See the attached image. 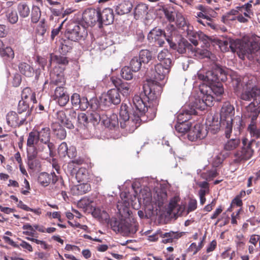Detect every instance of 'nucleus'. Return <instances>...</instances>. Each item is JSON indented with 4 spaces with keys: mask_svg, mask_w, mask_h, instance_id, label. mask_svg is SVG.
I'll list each match as a JSON object with an SVG mask.
<instances>
[{
    "mask_svg": "<svg viewBox=\"0 0 260 260\" xmlns=\"http://www.w3.org/2000/svg\"><path fill=\"white\" fill-rule=\"evenodd\" d=\"M135 212H115L110 220V225L115 232L124 236L134 235L138 231L139 223Z\"/></svg>",
    "mask_w": 260,
    "mask_h": 260,
    "instance_id": "nucleus-1",
    "label": "nucleus"
},
{
    "mask_svg": "<svg viewBox=\"0 0 260 260\" xmlns=\"http://www.w3.org/2000/svg\"><path fill=\"white\" fill-rule=\"evenodd\" d=\"M133 103L135 108L139 112V116L137 115L136 112L133 114L134 115L133 119L136 122L135 128H137L143 120H146L143 118L144 116H146L149 120L153 119L155 117L156 109L151 107L150 105L147 106L140 96L135 95L133 98Z\"/></svg>",
    "mask_w": 260,
    "mask_h": 260,
    "instance_id": "nucleus-2",
    "label": "nucleus"
},
{
    "mask_svg": "<svg viewBox=\"0 0 260 260\" xmlns=\"http://www.w3.org/2000/svg\"><path fill=\"white\" fill-rule=\"evenodd\" d=\"M235 108L230 103H224L221 109L220 119L223 125H225V137L230 138L233 128Z\"/></svg>",
    "mask_w": 260,
    "mask_h": 260,
    "instance_id": "nucleus-3",
    "label": "nucleus"
},
{
    "mask_svg": "<svg viewBox=\"0 0 260 260\" xmlns=\"http://www.w3.org/2000/svg\"><path fill=\"white\" fill-rule=\"evenodd\" d=\"M132 187L134 192V194H132L129 191H122L120 193L121 201H118L116 205V208L118 211H129V201L131 202V206L133 209L138 210L139 204L135 202L137 200V191L135 189L134 184H132Z\"/></svg>",
    "mask_w": 260,
    "mask_h": 260,
    "instance_id": "nucleus-4",
    "label": "nucleus"
},
{
    "mask_svg": "<svg viewBox=\"0 0 260 260\" xmlns=\"http://www.w3.org/2000/svg\"><path fill=\"white\" fill-rule=\"evenodd\" d=\"M135 109L136 110H135L134 108L129 103L128 104L122 103L119 111L120 123L121 128H125L127 124H128L131 122L132 124V126L133 127V130L136 129L135 128L136 122L133 119L134 116L133 114L134 112H136L137 115L139 116V112L136 108Z\"/></svg>",
    "mask_w": 260,
    "mask_h": 260,
    "instance_id": "nucleus-5",
    "label": "nucleus"
},
{
    "mask_svg": "<svg viewBox=\"0 0 260 260\" xmlns=\"http://www.w3.org/2000/svg\"><path fill=\"white\" fill-rule=\"evenodd\" d=\"M64 35L67 39L77 42L84 39L87 36V31L85 27L72 21L68 24Z\"/></svg>",
    "mask_w": 260,
    "mask_h": 260,
    "instance_id": "nucleus-6",
    "label": "nucleus"
},
{
    "mask_svg": "<svg viewBox=\"0 0 260 260\" xmlns=\"http://www.w3.org/2000/svg\"><path fill=\"white\" fill-rule=\"evenodd\" d=\"M228 72V69L222 68L221 73L217 74V76H215V80L210 82L207 85V89L210 92H213L217 96H220L224 94V88L222 82L226 81Z\"/></svg>",
    "mask_w": 260,
    "mask_h": 260,
    "instance_id": "nucleus-7",
    "label": "nucleus"
},
{
    "mask_svg": "<svg viewBox=\"0 0 260 260\" xmlns=\"http://www.w3.org/2000/svg\"><path fill=\"white\" fill-rule=\"evenodd\" d=\"M255 142L254 140H251L248 142L247 138H244L242 139V142L243 146L241 150L237 151L234 156L236 158L235 159L236 162H240L242 160L249 159L252 156L253 150L251 148V145L253 142Z\"/></svg>",
    "mask_w": 260,
    "mask_h": 260,
    "instance_id": "nucleus-8",
    "label": "nucleus"
},
{
    "mask_svg": "<svg viewBox=\"0 0 260 260\" xmlns=\"http://www.w3.org/2000/svg\"><path fill=\"white\" fill-rule=\"evenodd\" d=\"M168 40L170 48L176 50L179 54H185L187 52L194 53V48L185 38L181 37L177 43L174 42L173 38L171 40Z\"/></svg>",
    "mask_w": 260,
    "mask_h": 260,
    "instance_id": "nucleus-9",
    "label": "nucleus"
},
{
    "mask_svg": "<svg viewBox=\"0 0 260 260\" xmlns=\"http://www.w3.org/2000/svg\"><path fill=\"white\" fill-rule=\"evenodd\" d=\"M167 32L165 30L155 27L152 29L148 35L149 40H155L158 38H163L168 42V39L171 40L173 33L175 31V27L172 24H169L166 28Z\"/></svg>",
    "mask_w": 260,
    "mask_h": 260,
    "instance_id": "nucleus-10",
    "label": "nucleus"
},
{
    "mask_svg": "<svg viewBox=\"0 0 260 260\" xmlns=\"http://www.w3.org/2000/svg\"><path fill=\"white\" fill-rule=\"evenodd\" d=\"M172 64L167 66L166 64L159 63L154 67V70H151L147 72V76H149L151 80L161 81L170 72Z\"/></svg>",
    "mask_w": 260,
    "mask_h": 260,
    "instance_id": "nucleus-11",
    "label": "nucleus"
},
{
    "mask_svg": "<svg viewBox=\"0 0 260 260\" xmlns=\"http://www.w3.org/2000/svg\"><path fill=\"white\" fill-rule=\"evenodd\" d=\"M38 181L41 185L45 186H47L51 182L54 185L56 184L57 186L60 185L61 189L63 185L62 179L56 176L54 172L50 174L46 172L40 173L38 176Z\"/></svg>",
    "mask_w": 260,
    "mask_h": 260,
    "instance_id": "nucleus-12",
    "label": "nucleus"
},
{
    "mask_svg": "<svg viewBox=\"0 0 260 260\" xmlns=\"http://www.w3.org/2000/svg\"><path fill=\"white\" fill-rule=\"evenodd\" d=\"M55 148V146L53 143L45 144L40 142L37 147H35V151L37 152V155L43 159H46L54 156L53 151Z\"/></svg>",
    "mask_w": 260,
    "mask_h": 260,
    "instance_id": "nucleus-13",
    "label": "nucleus"
},
{
    "mask_svg": "<svg viewBox=\"0 0 260 260\" xmlns=\"http://www.w3.org/2000/svg\"><path fill=\"white\" fill-rule=\"evenodd\" d=\"M162 87L157 84L149 85L145 84L143 85V92L148 102L156 100L160 95Z\"/></svg>",
    "mask_w": 260,
    "mask_h": 260,
    "instance_id": "nucleus-14",
    "label": "nucleus"
},
{
    "mask_svg": "<svg viewBox=\"0 0 260 260\" xmlns=\"http://www.w3.org/2000/svg\"><path fill=\"white\" fill-rule=\"evenodd\" d=\"M208 134L206 127L200 123L196 124L193 127H190L188 134V138L191 141L202 140L205 138Z\"/></svg>",
    "mask_w": 260,
    "mask_h": 260,
    "instance_id": "nucleus-15",
    "label": "nucleus"
},
{
    "mask_svg": "<svg viewBox=\"0 0 260 260\" xmlns=\"http://www.w3.org/2000/svg\"><path fill=\"white\" fill-rule=\"evenodd\" d=\"M101 102L104 105L109 107L112 104L117 105L120 103L121 98L117 89L109 90L106 94L101 98Z\"/></svg>",
    "mask_w": 260,
    "mask_h": 260,
    "instance_id": "nucleus-16",
    "label": "nucleus"
},
{
    "mask_svg": "<svg viewBox=\"0 0 260 260\" xmlns=\"http://www.w3.org/2000/svg\"><path fill=\"white\" fill-rule=\"evenodd\" d=\"M77 207L84 211H106V210H111L109 208H104V206H98L95 202L87 198H83L79 200L77 203Z\"/></svg>",
    "mask_w": 260,
    "mask_h": 260,
    "instance_id": "nucleus-17",
    "label": "nucleus"
},
{
    "mask_svg": "<svg viewBox=\"0 0 260 260\" xmlns=\"http://www.w3.org/2000/svg\"><path fill=\"white\" fill-rule=\"evenodd\" d=\"M100 10L94 9H87L82 14V19L88 26H94L96 23L99 27Z\"/></svg>",
    "mask_w": 260,
    "mask_h": 260,
    "instance_id": "nucleus-18",
    "label": "nucleus"
},
{
    "mask_svg": "<svg viewBox=\"0 0 260 260\" xmlns=\"http://www.w3.org/2000/svg\"><path fill=\"white\" fill-rule=\"evenodd\" d=\"M240 99L246 101H250L252 99L253 102L260 104V89L256 87L247 89L241 93Z\"/></svg>",
    "mask_w": 260,
    "mask_h": 260,
    "instance_id": "nucleus-19",
    "label": "nucleus"
},
{
    "mask_svg": "<svg viewBox=\"0 0 260 260\" xmlns=\"http://www.w3.org/2000/svg\"><path fill=\"white\" fill-rule=\"evenodd\" d=\"M114 20V15L112 9L106 8L102 12L100 11L99 28H102L103 25H108L112 24Z\"/></svg>",
    "mask_w": 260,
    "mask_h": 260,
    "instance_id": "nucleus-20",
    "label": "nucleus"
},
{
    "mask_svg": "<svg viewBox=\"0 0 260 260\" xmlns=\"http://www.w3.org/2000/svg\"><path fill=\"white\" fill-rule=\"evenodd\" d=\"M221 71H222V67L215 64L212 67V70L207 72L206 75L198 74V78L205 82L203 84L208 85L210 82H213L214 80H215V76H217V74L221 73Z\"/></svg>",
    "mask_w": 260,
    "mask_h": 260,
    "instance_id": "nucleus-21",
    "label": "nucleus"
},
{
    "mask_svg": "<svg viewBox=\"0 0 260 260\" xmlns=\"http://www.w3.org/2000/svg\"><path fill=\"white\" fill-rule=\"evenodd\" d=\"M89 119L93 126H95L98 125L100 122L103 125H107V119H105L106 118V115L105 112L101 110H92L90 112L88 113Z\"/></svg>",
    "mask_w": 260,
    "mask_h": 260,
    "instance_id": "nucleus-22",
    "label": "nucleus"
},
{
    "mask_svg": "<svg viewBox=\"0 0 260 260\" xmlns=\"http://www.w3.org/2000/svg\"><path fill=\"white\" fill-rule=\"evenodd\" d=\"M37 157L35 150L30 149L27 151V164L28 168L33 171H38L41 167V162Z\"/></svg>",
    "mask_w": 260,
    "mask_h": 260,
    "instance_id": "nucleus-23",
    "label": "nucleus"
},
{
    "mask_svg": "<svg viewBox=\"0 0 260 260\" xmlns=\"http://www.w3.org/2000/svg\"><path fill=\"white\" fill-rule=\"evenodd\" d=\"M260 113L259 104H257L255 102H251L245 107L244 115L246 117L250 118V122H256Z\"/></svg>",
    "mask_w": 260,
    "mask_h": 260,
    "instance_id": "nucleus-24",
    "label": "nucleus"
},
{
    "mask_svg": "<svg viewBox=\"0 0 260 260\" xmlns=\"http://www.w3.org/2000/svg\"><path fill=\"white\" fill-rule=\"evenodd\" d=\"M182 30L186 32L187 36L193 38H198L200 40H202L205 47L209 46V43L208 42L209 37L204 34L202 32H194L193 31V26L190 25L189 23H188L186 27L183 28Z\"/></svg>",
    "mask_w": 260,
    "mask_h": 260,
    "instance_id": "nucleus-25",
    "label": "nucleus"
},
{
    "mask_svg": "<svg viewBox=\"0 0 260 260\" xmlns=\"http://www.w3.org/2000/svg\"><path fill=\"white\" fill-rule=\"evenodd\" d=\"M131 0H119L116 6L115 11L118 15H124L131 12L133 8Z\"/></svg>",
    "mask_w": 260,
    "mask_h": 260,
    "instance_id": "nucleus-26",
    "label": "nucleus"
},
{
    "mask_svg": "<svg viewBox=\"0 0 260 260\" xmlns=\"http://www.w3.org/2000/svg\"><path fill=\"white\" fill-rule=\"evenodd\" d=\"M156 197H154L156 204L159 208V211H164L165 204L167 202L168 195L165 189H158L156 191Z\"/></svg>",
    "mask_w": 260,
    "mask_h": 260,
    "instance_id": "nucleus-27",
    "label": "nucleus"
},
{
    "mask_svg": "<svg viewBox=\"0 0 260 260\" xmlns=\"http://www.w3.org/2000/svg\"><path fill=\"white\" fill-rule=\"evenodd\" d=\"M180 198L178 196H175L171 198L169 203L165 206V211H173L177 207H179L177 211H184L185 206L184 204H179Z\"/></svg>",
    "mask_w": 260,
    "mask_h": 260,
    "instance_id": "nucleus-28",
    "label": "nucleus"
},
{
    "mask_svg": "<svg viewBox=\"0 0 260 260\" xmlns=\"http://www.w3.org/2000/svg\"><path fill=\"white\" fill-rule=\"evenodd\" d=\"M69 167L70 169H72L71 170V174L73 176L75 175L76 178L79 182L87 179L88 173L85 168H81L77 170L74 167V163L69 164Z\"/></svg>",
    "mask_w": 260,
    "mask_h": 260,
    "instance_id": "nucleus-29",
    "label": "nucleus"
},
{
    "mask_svg": "<svg viewBox=\"0 0 260 260\" xmlns=\"http://www.w3.org/2000/svg\"><path fill=\"white\" fill-rule=\"evenodd\" d=\"M25 120V118H22L20 121L17 114L15 112L11 111L7 115V122L9 125L16 127L22 125Z\"/></svg>",
    "mask_w": 260,
    "mask_h": 260,
    "instance_id": "nucleus-30",
    "label": "nucleus"
},
{
    "mask_svg": "<svg viewBox=\"0 0 260 260\" xmlns=\"http://www.w3.org/2000/svg\"><path fill=\"white\" fill-rule=\"evenodd\" d=\"M207 88L208 86L205 84H202L200 86V90L201 93L203 94L202 98L204 99L206 107H211L213 105L214 98Z\"/></svg>",
    "mask_w": 260,
    "mask_h": 260,
    "instance_id": "nucleus-31",
    "label": "nucleus"
},
{
    "mask_svg": "<svg viewBox=\"0 0 260 260\" xmlns=\"http://www.w3.org/2000/svg\"><path fill=\"white\" fill-rule=\"evenodd\" d=\"M184 234V232L178 233L173 231L165 233L161 232L160 238H162V243L167 244L172 242L174 240L178 239L182 237Z\"/></svg>",
    "mask_w": 260,
    "mask_h": 260,
    "instance_id": "nucleus-32",
    "label": "nucleus"
},
{
    "mask_svg": "<svg viewBox=\"0 0 260 260\" xmlns=\"http://www.w3.org/2000/svg\"><path fill=\"white\" fill-rule=\"evenodd\" d=\"M67 116L64 126L69 129H73L75 127L76 123V118H77V113L73 109L69 110H66Z\"/></svg>",
    "mask_w": 260,
    "mask_h": 260,
    "instance_id": "nucleus-33",
    "label": "nucleus"
},
{
    "mask_svg": "<svg viewBox=\"0 0 260 260\" xmlns=\"http://www.w3.org/2000/svg\"><path fill=\"white\" fill-rule=\"evenodd\" d=\"M112 83L116 87L115 89H117L119 93L121 92L123 95L128 94L130 86L127 83L123 82L121 79L118 78L112 79Z\"/></svg>",
    "mask_w": 260,
    "mask_h": 260,
    "instance_id": "nucleus-34",
    "label": "nucleus"
},
{
    "mask_svg": "<svg viewBox=\"0 0 260 260\" xmlns=\"http://www.w3.org/2000/svg\"><path fill=\"white\" fill-rule=\"evenodd\" d=\"M71 190L74 195H83L91 190L90 184L87 183H81L73 187Z\"/></svg>",
    "mask_w": 260,
    "mask_h": 260,
    "instance_id": "nucleus-35",
    "label": "nucleus"
},
{
    "mask_svg": "<svg viewBox=\"0 0 260 260\" xmlns=\"http://www.w3.org/2000/svg\"><path fill=\"white\" fill-rule=\"evenodd\" d=\"M51 128L54 135L57 139L62 140L66 138V131L59 123H53Z\"/></svg>",
    "mask_w": 260,
    "mask_h": 260,
    "instance_id": "nucleus-36",
    "label": "nucleus"
},
{
    "mask_svg": "<svg viewBox=\"0 0 260 260\" xmlns=\"http://www.w3.org/2000/svg\"><path fill=\"white\" fill-rule=\"evenodd\" d=\"M221 127L225 130V125H223L221 119H220V121H218L217 116H213L212 121L209 124V131L212 134H215L220 131Z\"/></svg>",
    "mask_w": 260,
    "mask_h": 260,
    "instance_id": "nucleus-37",
    "label": "nucleus"
},
{
    "mask_svg": "<svg viewBox=\"0 0 260 260\" xmlns=\"http://www.w3.org/2000/svg\"><path fill=\"white\" fill-rule=\"evenodd\" d=\"M148 6L146 4H139L134 9V18L137 20L143 18L148 14Z\"/></svg>",
    "mask_w": 260,
    "mask_h": 260,
    "instance_id": "nucleus-38",
    "label": "nucleus"
},
{
    "mask_svg": "<svg viewBox=\"0 0 260 260\" xmlns=\"http://www.w3.org/2000/svg\"><path fill=\"white\" fill-rule=\"evenodd\" d=\"M156 214L160 223H168L172 219L175 220L178 217L176 212H156Z\"/></svg>",
    "mask_w": 260,
    "mask_h": 260,
    "instance_id": "nucleus-39",
    "label": "nucleus"
},
{
    "mask_svg": "<svg viewBox=\"0 0 260 260\" xmlns=\"http://www.w3.org/2000/svg\"><path fill=\"white\" fill-rule=\"evenodd\" d=\"M37 132V135L39 140L41 143H48L50 142V129L48 127L42 128L40 131Z\"/></svg>",
    "mask_w": 260,
    "mask_h": 260,
    "instance_id": "nucleus-40",
    "label": "nucleus"
},
{
    "mask_svg": "<svg viewBox=\"0 0 260 260\" xmlns=\"http://www.w3.org/2000/svg\"><path fill=\"white\" fill-rule=\"evenodd\" d=\"M151 192H150L149 188L146 187L140 189L138 197V201L139 203L138 204L140 205L142 201H143V204H147L149 203L151 200Z\"/></svg>",
    "mask_w": 260,
    "mask_h": 260,
    "instance_id": "nucleus-41",
    "label": "nucleus"
},
{
    "mask_svg": "<svg viewBox=\"0 0 260 260\" xmlns=\"http://www.w3.org/2000/svg\"><path fill=\"white\" fill-rule=\"evenodd\" d=\"M197 112L194 109L190 108L182 110V112L178 115V121L180 122H189V120L191 118L192 115H197Z\"/></svg>",
    "mask_w": 260,
    "mask_h": 260,
    "instance_id": "nucleus-42",
    "label": "nucleus"
},
{
    "mask_svg": "<svg viewBox=\"0 0 260 260\" xmlns=\"http://www.w3.org/2000/svg\"><path fill=\"white\" fill-rule=\"evenodd\" d=\"M38 137L37 135V132L34 131L29 133L27 140V146L28 147L27 151H29L30 149L35 150L36 146L34 145L35 143L39 141Z\"/></svg>",
    "mask_w": 260,
    "mask_h": 260,
    "instance_id": "nucleus-43",
    "label": "nucleus"
},
{
    "mask_svg": "<svg viewBox=\"0 0 260 260\" xmlns=\"http://www.w3.org/2000/svg\"><path fill=\"white\" fill-rule=\"evenodd\" d=\"M18 67L20 72L26 77H30L34 74L33 68L25 62L20 63Z\"/></svg>",
    "mask_w": 260,
    "mask_h": 260,
    "instance_id": "nucleus-44",
    "label": "nucleus"
},
{
    "mask_svg": "<svg viewBox=\"0 0 260 260\" xmlns=\"http://www.w3.org/2000/svg\"><path fill=\"white\" fill-rule=\"evenodd\" d=\"M34 106L29 108L28 101H20L18 103L17 111L19 114L26 112V116H29Z\"/></svg>",
    "mask_w": 260,
    "mask_h": 260,
    "instance_id": "nucleus-45",
    "label": "nucleus"
},
{
    "mask_svg": "<svg viewBox=\"0 0 260 260\" xmlns=\"http://www.w3.org/2000/svg\"><path fill=\"white\" fill-rule=\"evenodd\" d=\"M88 119H89L88 113L87 114L84 113L78 114L76 125L80 127L84 126L86 128H88Z\"/></svg>",
    "mask_w": 260,
    "mask_h": 260,
    "instance_id": "nucleus-46",
    "label": "nucleus"
},
{
    "mask_svg": "<svg viewBox=\"0 0 260 260\" xmlns=\"http://www.w3.org/2000/svg\"><path fill=\"white\" fill-rule=\"evenodd\" d=\"M69 40H63L60 42V46L59 47L60 53L64 55H66L73 48V43L70 41Z\"/></svg>",
    "mask_w": 260,
    "mask_h": 260,
    "instance_id": "nucleus-47",
    "label": "nucleus"
},
{
    "mask_svg": "<svg viewBox=\"0 0 260 260\" xmlns=\"http://www.w3.org/2000/svg\"><path fill=\"white\" fill-rule=\"evenodd\" d=\"M50 62H54L58 64L66 66L69 63L68 57L61 55H57L53 53L50 54Z\"/></svg>",
    "mask_w": 260,
    "mask_h": 260,
    "instance_id": "nucleus-48",
    "label": "nucleus"
},
{
    "mask_svg": "<svg viewBox=\"0 0 260 260\" xmlns=\"http://www.w3.org/2000/svg\"><path fill=\"white\" fill-rule=\"evenodd\" d=\"M169 55V53L168 50L167 49H164L158 53L157 58L160 61V63L166 64L167 66L172 64V60L168 57Z\"/></svg>",
    "mask_w": 260,
    "mask_h": 260,
    "instance_id": "nucleus-49",
    "label": "nucleus"
},
{
    "mask_svg": "<svg viewBox=\"0 0 260 260\" xmlns=\"http://www.w3.org/2000/svg\"><path fill=\"white\" fill-rule=\"evenodd\" d=\"M191 125V123L190 122H177L175 126V127L176 131L178 133L181 134H185L187 132L188 133V131H189Z\"/></svg>",
    "mask_w": 260,
    "mask_h": 260,
    "instance_id": "nucleus-50",
    "label": "nucleus"
},
{
    "mask_svg": "<svg viewBox=\"0 0 260 260\" xmlns=\"http://www.w3.org/2000/svg\"><path fill=\"white\" fill-rule=\"evenodd\" d=\"M17 11L20 17L25 18L30 13V8L28 5L24 2L20 3L17 6Z\"/></svg>",
    "mask_w": 260,
    "mask_h": 260,
    "instance_id": "nucleus-51",
    "label": "nucleus"
},
{
    "mask_svg": "<svg viewBox=\"0 0 260 260\" xmlns=\"http://www.w3.org/2000/svg\"><path fill=\"white\" fill-rule=\"evenodd\" d=\"M251 45L249 43L244 42L243 41L241 43V46L239 49V55L240 56V54L244 57V56H249L253 52V50L251 48Z\"/></svg>",
    "mask_w": 260,
    "mask_h": 260,
    "instance_id": "nucleus-52",
    "label": "nucleus"
},
{
    "mask_svg": "<svg viewBox=\"0 0 260 260\" xmlns=\"http://www.w3.org/2000/svg\"><path fill=\"white\" fill-rule=\"evenodd\" d=\"M138 57L143 63H148L152 58V52L147 49L141 50Z\"/></svg>",
    "mask_w": 260,
    "mask_h": 260,
    "instance_id": "nucleus-53",
    "label": "nucleus"
},
{
    "mask_svg": "<svg viewBox=\"0 0 260 260\" xmlns=\"http://www.w3.org/2000/svg\"><path fill=\"white\" fill-rule=\"evenodd\" d=\"M240 144V140L239 138L230 139L224 145V149L226 151L234 150Z\"/></svg>",
    "mask_w": 260,
    "mask_h": 260,
    "instance_id": "nucleus-54",
    "label": "nucleus"
},
{
    "mask_svg": "<svg viewBox=\"0 0 260 260\" xmlns=\"http://www.w3.org/2000/svg\"><path fill=\"white\" fill-rule=\"evenodd\" d=\"M70 149H68L66 142L61 143L58 148V153L61 157H66L67 155L69 157H73L74 154H70Z\"/></svg>",
    "mask_w": 260,
    "mask_h": 260,
    "instance_id": "nucleus-55",
    "label": "nucleus"
},
{
    "mask_svg": "<svg viewBox=\"0 0 260 260\" xmlns=\"http://www.w3.org/2000/svg\"><path fill=\"white\" fill-rule=\"evenodd\" d=\"M0 55L8 60H12L14 57V51L11 47L8 46H5L0 50Z\"/></svg>",
    "mask_w": 260,
    "mask_h": 260,
    "instance_id": "nucleus-56",
    "label": "nucleus"
},
{
    "mask_svg": "<svg viewBox=\"0 0 260 260\" xmlns=\"http://www.w3.org/2000/svg\"><path fill=\"white\" fill-rule=\"evenodd\" d=\"M247 130L251 137H255L256 139H260V129L257 128L256 122H250L248 126Z\"/></svg>",
    "mask_w": 260,
    "mask_h": 260,
    "instance_id": "nucleus-57",
    "label": "nucleus"
},
{
    "mask_svg": "<svg viewBox=\"0 0 260 260\" xmlns=\"http://www.w3.org/2000/svg\"><path fill=\"white\" fill-rule=\"evenodd\" d=\"M140 60L138 56H135L131 59L129 68L133 72H136L141 69L143 63Z\"/></svg>",
    "mask_w": 260,
    "mask_h": 260,
    "instance_id": "nucleus-58",
    "label": "nucleus"
},
{
    "mask_svg": "<svg viewBox=\"0 0 260 260\" xmlns=\"http://www.w3.org/2000/svg\"><path fill=\"white\" fill-rule=\"evenodd\" d=\"M206 107V104L204 102V99H203L202 97L199 96L198 98L195 99L191 108L194 109L195 110L196 109H198L203 111L204 110Z\"/></svg>",
    "mask_w": 260,
    "mask_h": 260,
    "instance_id": "nucleus-59",
    "label": "nucleus"
},
{
    "mask_svg": "<svg viewBox=\"0 0 260 260\" xmlns=\"http://www.w3.org/2000/svg\"><path fill=\"white\" fill-rule=\"evenodd\" d=\"M208 42L209 43V46L208 47H206V48L209 47L211 43H214L213 45L214 46L215 44H216L219 46V47H221L222 46H225L227 47L228 45L230 46V40H220L217 38H211L209 37L208 40Z\"/></svg>",
    "mask_w": 260,
    "mask_h": 260,
    "instance_id": "nucleus-60",
    "label": "nucleus"
},
{
    "mask_svg": "<svg viewBox=\"0 0 260 260\" xmlns=\"http://www.w3.org/2000/svg\"><path fill=\"white\" fill-rule=\"evenodd\" d=\"M121 77L126 80H131L133 77L132 69L127 66H125L121 70Z\"/></svg>",
    "mask_w": 260,
    "mask_h": 260,
    "instance_id": "nucleus-61",
    "label": "nucleus"
},
{
    "mask_svg": "<svg viewBox=\"0 0 260 260\" xmlns=\"http://www.w3.org/2000/svg\"><path fill=\"white\" fill-rule=\"evenodd\" d=\"M188 23L186 21L184 17L180 13L176 14V24L179 28L182 30L183 28L186 27Z\"/></svg>",
    "mask_w": 260,
    "mask_h": 260,
    "instance_id": "nucleus-62",
    "label": "nucleus"
},
{
    "mask_svg": "<svg viewBox=\"0 0 260 260\" xmlns=\"http://www.w3.org/2000/svg\"><path fill=\"white\" fill-rule=\"evenodd\" d=\"M41 17V11L37 6H34L32 8L31 12V21L33 23H37Z\"/></svg>",
    "mask_w": 260,
    "mask_h": 260,
    "instance_id": "nucleus-63",
    "label": "nucleus"
},
{
    "mask_svg": "<svg viewBox=\"0 0 260 260\" xmlns=\"http://www.w3.org/2000/svg\"><path fill=\"white\" fill-rule=\"evenodd\" d=\"M242 42L241 40L239 39L236 40H230L229 47L231 48V51L233 52H237L238 53L240 46H241Z\"/></svg>",
    "mask_w": 260,
    "mask_h": 260,
    "instance_id": "nucleus-64",
    "label": "nucleus"
}]
</instances>
